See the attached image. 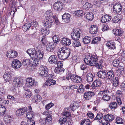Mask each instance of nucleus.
Masks as SVG:
<instances>
[{
	"mask_svg": "<svg viewBox=\"0 0 125 125\" xmlns=\"http://www.w3.org/2000/svg\"><path fill=\"white\" fill-rule=\"evenodd\" d=\"M117 104L116 102H112L110 104L109 107L111 109H115L117 107Z\"/></svg>",
	"mask_w": 125,
	"mask_h": 125,
	"instance_id": "09e8293b",
	"label": "nucleus"
},
{
	"mask_svg": "<svg viewBox=\"0 0 125 125\" xmlns=\"http://www.w3.org/2000/svg\"><path fill=\"white\" fill-rule=\"evenodd\" d=\"M110 93L107 90L101 91L98 93L99 94L103 95L102 99L105 101H108L110 100L111 96L109 95Z\"/></svg>",
	"mask_w": 125,
	"mask_h": 125,
	"instance_id": "39448f33",
	"label": "nucleus"
},
{
	"mask_svg": "<svg viewBox=\"0 0 125 125\" xmlns=\"http://www.w3.org/2000/svg\"><path fill=\"white\" fill-rule=\"evenodd\" d=\"M45 16L47 19H50L54 17L52 11L51 10H48L45 12Z\"/></svg>",
	"mask_w": 125,
	"mask_h": 125,
	"instance_id": "bb28decb",
	"label": "nucleus"
},
{
	"mask_svg": "<svg viewBox=\"0 0 125 125\" xmlns=\"http://www.w3.org/2000/svg\"><path fill=\"white\" fill-rule=\"evenodd\" d=\"M39 72L40 76L45 77L48 74V69L46 67L41 65L39 68Z\"/></svg>",
	"mask_w": 125,
	"mask_h": 125,
	"instance_id": "20e7f679",
	"label": "nucleus"
},
{
	"mask_svg": "<svg viewBox=\"0 0 125 125\" xmlns=\"http://www.w3.org/2000/svg\"><path fill=\"white\" fill-rule=\"evenodd\" d=\"M58 35H55L52 38V39L54 43L55 44L57 43L60 41Z\"/></svg>",
	"mask_w": 125,
	"mask_h": 125,
	"instance_id": "3c124183",
	"label": "nucleus"
},
{
	"mask_svg": "<svg viewBox=\"0 0 125 125\" xmlns=\"http://www.w3.org/2000/svg\"><path fill=\"white\" fill-rule=\"evenodd\" d=\"M81 31L80 29L77 28L73 29L71 33L72 39L74 40H79L81 34Z\"/></svg>",
	"mask_w": 125,
	"mask_h": 125,
	"instance_id": "7ed1b4c3",
	"label": "nucleus"
},
{
	"mask_svg": "<svg viewBox=\"0 0 125 125\" xmlns=\"http://www.w3.org/2000/svg\"><path fill=\"white\" fill-rule=\"evenodd\" d=\"M26 84L28 87H31L34 85L35 80L31 77H28L26 79Z\"/></svg>",
	"mask_w": 125,
	"mask_h": 125,
	"instance_id": "dca6fc26",
	"label": "nucleus"
},
{
	"mask_svg": "<svg viewBox=\"0 0 125 125\" xmlns=\"http://www.w3.org/2000/svg\"><path fill=\"white\" fill-rule=\"evenodd\" d=\"M10 5L11 9L12 8H14L13 9V11L14 12V13H15V11L17 10V9H16L15 8L16 6V2L12 0H11L10 2Z\"/></svg>",
	"mask_w": 125,
	"mask_h": 125,
	"instance_id": "c9c22d12",
	"label": "nucleus"
},
{
	"mask_svg": "<svg viewBox=\"0 0 125 125\" xmlns=\"http://www.w3.org/2000/svg\"><path fill=\"white\" fill-rule=\"evenodd\" d=\"M33 115V113L32 111L29 112L26 114L27 117L29 119H32Z\"/></svg>",
	"mask_w": 125,
	"mask_h": 125,
	"instance_id": "6e6d98bb",
	"label": "nucleus"
},
{
	"mask_svg": "<svg viewBox=\"0 0 125 125\" xmlns=\"http://www.w3.org/2000/svg\"><path fill=\"white\" fill-rule=\"evenodd\" d=\"M98 31V28L95 25H94L91 26L90 32L91 33L96 34Z\"/></svg>",
	"mask_w": 125,
	"mask_h": 125,
	"instance_id": "473e14b6",
	"label": "nucleus"
},
{
	"mask_svg": "<svg viewBox=\"0 0 125 125\" xmlns=\"http://www.w3.org/2000/svg\"><path fill=\"white\" fill-rule=\"evenodd\" d=\"M54 105V104H52V103H50L49 104L47 105H46L45 106V109L47 110H48L50 108H51L52 106H53Z\"/></svg>",
	"mask_w": 125,
	"mask_h": 125,
	"instance_id": "69168bd1",
	"label": "nucleus"
},
{
	"mask_svg": "<svg viewBox=\"0 0 125 125\" xmlns=\"http://www.w3.org/2000/svg\"><path fill=\"white\" fill-rule=\"evenodd\" d=\"M71 52L70 49H67L62 50L58 53V57L60 59L65 60L68 57Z\"/></svg>",
	"mask_w": 125,
	"mask_h": 125,
	"instance_id": "f03ea898",
	"label": "nucleus"
},
{
	"mask_svg": "<svg viewBox=\"0 0 125 125\" xmlns=\"http://www.w3.org/2000/svg\"><path fill=\"white\" fill-rule=\"evenodd\" d=\"M115 116L112 115H107L104 117V118L106 121H111L115 118Z\"/></svg>",
	"mask_w": 125,
	"mask_h": 125,
	"instance_id": "a878e982",
	"label": "nucleus"
},
{
	"mask_svg": "<svg viewBox=\"0 0 125 125\" xmlns=\"http://www.w3.org/2000/svg\"><path fill=\"white\" fill-rule=\"evenodd\" d=\"M90 121L89 119H85L81 122V125H90Z\"/></svg>",
	"mask_w": 125,
	"mask_h": 125,
	"instance_id": "c03bdc74",
	"label": "nucleus"
},
{
	"mask_svg": "<svg viewBox=\"0 0 125 125\" xmlns=\"http://www.w3.org/2000/svg\"><path fill=\"white\" fill-rule=\"evenodd\" d=\"M34 101L36 103L39 102L41 100L42 97L39 95H36L33 98Z\"/></svg>",
	"mask_w": 125,
	"mask_h": 125,
	"instance_id": "8fccbe9b",
	"label": "nucleus"
},
{
	"mask_svg": "<svg viewBox=\"0 0 125 125\" xmlns=\"http://www.w3.org/2000/svg\"><path fill=\"white\" fill-rule=\"evenodd\" d=\"M94 76L91 73H89L86 75V79L88 82H91L93 81Z\"/></svg>",
	"mask_w": 125,
	"mask_h": 125,
	"instance_id": "f704fd0d",
	"label": "nucleus"
},
{
	"mask_svg": "<svg viewBox=\"0 0 125 125\" xmlns=\"http://www.w3.org/2000/svg\"><path fill=\"white\" fill-rule=\"evenodd\" d=\"M64 71V69L62 67H56L54 70L55 73L59 74H62Z\"/></svg>",
	"mask_w": 125,
	"mask_h": 125,
	"instance_id": "72a5a7b5",
	"label": "nucleus"
},
{
	"mask_svg": "<svg viewBox=\"0 0 125 125\" xmlns=\"http://www.w3.org/2000/svg\"><path fill=\"white\" fill-rule=\"evenodd\" d=\"M55 47L53 42H50L47 44L46 47V50L48 52H52L54 50Z\"/></svg>",
	"mask_w": 125,
	"mask_h": 125,
	"instance_id": "412c9836",
	"label": "nucleus"
},
{
	"mask_svg": "<svg viewBox=\"0 0 125 125\" xmlns=\"http://www.w3.org/2000/svg\"><path fill=\"white\" fill-rule=\"evenodd\" d=\"M11 77V74L10 72H7L3 75V77L5 81L6 82L9 81Z\"/></svg>",
	"mask_w": 125,
	"mask_h": 125,
	"instance_id": "393cba45",
	"label": "nucleus"
},
{
	"mask_svg": "<svg viewBox=\"0 0 125 125\" xmlns=\"http://www.w3.org/2000/svg\"><path fill=\"white\" fill-rule=\"evenodd\" d=\"M74 13L76 16L82 17L83 15V10H79L75 11Z\"/></svg>",
	"mask_w": 125,
	"mask_h": 125,
	"instance_id": "e433bc0d",
	"label": "nucleus"
},
{
	"mask_svg": "<svg viewBox=\"0 0 125 125\" xmlns=\"http://www.w3.org/2000/svg\"><path fill=\"white\" fill-rule=\"evenodd\" d=\"M86 17L88 20L91 21L93 19L94 16L92 13L88 12L86 15Z\"/></svg>",
	"mask_w": 125,
	"mask_h": 125,
	"instance_id": "37998d69",
	"label": "nucleus"
},
{
	"mask_svg": "<svg viewBox=\"0 0 125 125\" xmlns=\"http://www.w3.org/2000/svg\"><path fill=\"white\" fill-rule=\"evenodd\" d=\"M111 19V16L106 15L102 17L101 18V20L102 23H105L110 21Z\"/></svg>",
	"mask_w": 125,
	"mask_h": 125,
	"instance_id": "5701e85b",
	"label": "nucleus"
},
{
	"mask_svg": "<svg viewBox=\"0 0 125 125\" xmlns=\"http://www.w3.org/2000/svg\"><path fill=\"white\" fill-rule=\"evenodd\" d=\"M79 89H78V92L80 91L83 92L85 90V87L82 84L80 85L79 87Z\"/></svg>",
	"mask_w": 125,
	"mask_h": 125,
	"instance_id": "e2e57ef3",
	"label": "nucleus"
},
{
	"mask_svg": "<svg viewBox=\"0 0 125 125\" xmlns=\"http://www.w3.org/2000/svg\"><path fill=\"white\" fill-rule=\"evenodd\" d=\"M11 66L14 69H18L21 67V63L19 60L14 59L12 62Z\"/></svg>",
	"mask_w": 125,
	"mask_h": 125,
	"instance_id": "0eeeda50",
	"label": "nucleus"
},
{
	"mask_svg": "<svg viewBox=\"0 0 125 125\" xmlns=\"http://www.w3.org/2000/svg\"><path fill=\"white\" fill-rule=\"evenodd\" d=\"M53 21L52 19H46L44 22V26L46 28H51L53 24Z\"/></svg>",
	"mask_w": 125,
	"mask_h": 125,
	"instance_id": "f3484780",
	"label": "nucleus"
},
{
	"mask_svg": "<svg viewBox=\"0 0 125 125\" xmlns=\"http://www.w3.org/2000/svg\"><path fill=\"white\" fill-rule=\"evenodd\" d=\"M56 81H55L52 79L51 80H47L46 82L45 83L44 85L46 86H50L51 85H53L55 84Z\"/></svg>",
	"mask_w": 125,
	"mask_h": 125,
	"instance_id": "c85d7f7f",
	"label": "nucleus"
},
{
	"mask_svg": "<svg viewBox=\"0 0 125 125\" xmlns=\"http://www.w3.org/2000/svg\"><path fill=\"white\" fill-rule=\"evenodd\" d=\"M116 123L118 124H123L124 121L120 117H117L116 119Z\"/></svg>",
	"mask_w": 125,
	"mask_h": 125,
	"instance_id": "4d7b16f0",
	"label": "nucleus"
},
{
	"mask_svg": "<svg viewBox=\"0 0 125 125\" xmlns=\"http://www.w3.org/2000/svg\"><path fill=\"white\" fill-rule=\"evenodd\" d=\"M106 45L109 49H114L115 48V43L113 41H111L107 42Z\"/></svg>",
	"mask_w": 125,
	"mask_h": 125,
	"instance_id": "cd10ccee",
	"label": "nucleus"
},
{
	"mask_svg": "<svg viewBox=\"0 0 125 125\" xmlns=\"http://www.w3.org/2000/svg\"><path fill=\"white\" fill-rule=\"evenodd\" d=\"M35 52L36 50L35 49H29L26 52L27 53L29 54L31 57H32V56L34 57Z\"/></svg>",
	"mask_w": 125,
	"mask_h": 125,
	"instance_id": "ea45409f",
	"label": "nucleus"
},
{
	"mask_svg": "<svg viewBox=\"0 0 125 125\" xmlns=\"http://www.w3.org/2000/svg\"><path fill=\"white\" fill-rule=\"evenodd\" d=\"M122 19L121 15L120 14H118L115 16L112 19V22L114 23H119Z\"/></svg>",
	"mask_w": 125,
	"mask_h": 125,
	"instance_id": "6ab92c4d",
	"label": "nucleus"
},
{
	"mask_svg": "<svg viewBox=\"0 0 125 125\" xmlns=\"http://www.w3.org/2000/svg\"><path fill=\"white\" fill-rule=\"evenodd\" d=\"M70 79L72 81L75 83H79L82 81V79L80 76L75 75L73 74L71 75Z\"/></svg>",
	"mask_w": 125,
	"mask_h": 125,
	"instance_id": "ddd939ff",
	"label": "nucleus"
},
{
	"mask_svg": "<svg viewBox=\"0 0 125 125\" xmlns=\"http://www.w3.org/2000/svg\"><path fill=\"white\" fill-rule=\"evenodd\" d=\"M25 94L27 98L30 97L31 95V92L30 90H28V91H26L25 92Z\"/></svg>",
	"mask_w": 125,
	"mask_h": 125,
	"instance_id": "0e129e2a",
	"label": "nucleus"
},
{
	"mask_svg": "<svg viewBox=\"0 0 125 125\" xmlns=\"http://www.w3.org/2000/svg\"><path fill=\"white\" fill-rule=\"evenodd\" d=\"M27 108L26 107H24L20 108L16 111V114L17 116H21L23 115L27 111Z\"/></svg>",
	"mask_w": 125,
	"mask_h": 125,
	"instance_id": "4468645a",
	"label": "nucleus"
},
{
	"mask_svg": "<svg viewBox=\"0 0 125 125\" xmlns=\"http://www.w3.org/2000/svg\"><path fill=\"white\" fill-rule=\"evenodd\" d=\"M101 40V38L100 37H96L93 39L91 44H98L100 42Z\"/></svg>",
	"mask_w": 125,
	"mask_h": 125,
	"instance_id": "4c0bfd02",
	"label": "nucleus"
},
{
	"mask_svg": "<svg viewBox=\"0 0 125 125\" xmlns=\"http://www.w3.org/2000/svg\"><path fill=\"white\" fill-rule=\"evenodd\" d=\"M120 88L122 91L125 90V83L124 82L122 83L120 86Z\"/></svg>",
	"mask_w": 125,
	"mask_h": 125,
	"instance_id": "774afa93",
	"label": "nucleus"
},
{
	"mask_svg": "<svg viewBox=\"0 0 125 125\" xmlns=\"http://www.w3.org/2000/svg\"><path fill=\"white\" fill-rule=\"evenodd\" d=\"M98 59L97 56L94 55L89 54L84 59V61L86 64L88 65L94 66L98 69L102 68L101 64L97 63Z\"/></svg>",
	"mask_w": 125,
	"mask_h": 125,
	"instance_id": "f257e3e1",
	"label": "nucleus"
},
{
	"mask_svg": "<svg viewBox=\"0 0 125 125\" xmlns=\"http://www.w3.org/2000/svg\"><path fill=\"white\" fill-rule=\"evenodd\" d=\"M113 10L115 13H119L122 10V5L119 3H115L113 7Z\"/></svg>",
	"mask_w": 125,
	"mask_h": 125,
	"instance_id": "9d476101",
	"label": "nucleus"
},
{
	"mask_svg": "<svg viewBox=\"0 0 125 125\" xmlns=\"http://www.w3.org/2000/svg\"><path fill=\"white\" fill-rule=\"evenodd\" d=\"M12 84L15 87L22 86L23 84V80L20 78L15 77L13 80Z\"/></svg>",
	"mask_w": 125,
	"mask_h": 125,
	"instance_id": "423d86ee",
	"label": "nucleus"
},
{
	"mask_svg": "<svg viewBox=\"0 0 125 125\" xmlns=\"http://www.w3.org/2000/svg\"><path fill=\"white\" fill-rule=\"evenodd\" d=\"M48 61L49 63L52 64L56 63L57 61V56L53 55H51L48 59Z\"/></svg>",
	"mask_w": 125,
	"mask_h": 125,
	"instance_id": "aec40b11",
	"label": "nucleus"
},
{
	"mask_svg": "<svg viewBox=\"0 0 125 125\" xmlns=\"http://www.w3.org/2000/svg\"><path fill=\"white\" fill-rule=\"evenodd\" d=\"M71 108L73 111L75 110L79 106V104L77 102H73L70 105Z\"/></svg>",
	"mask_w": 125,
	"mask_h": 125,
	"instance_id": "c756f323",
	"label": "nucleus"
},
{
	"mask_svg": "<svg viewBox=\"0 0 125 125\" xmlns=\"http://www.w3.org/2000/svg\"><path fill=\"white\" fill-rule=\"evenodd\" d=\"M115 74L112 71H109L106 73V80L110 83H112V80L114 77Z\"/></svg>",
	"mask_w": 125,
	"mask_h": 125,
	"instance_id": "1a4fd4ad",
	"label": "nucleus"
},
{
	"mask_svg": "<svg viewBox=\"0 0 125 125\" xmlns=\"http://www.w3.org/2000/svg\"><path fill=\"white\" fill-rule=\"evenodd\" d=\"M94 95V92L89 91L85 93L83 96L85 99L88 100L91 99Z\"/></svg>",
	"mask_w": 125,
	"mask_h": 125,
	"instance_id": "2eb2a0df",
	"label": "nucleus"
},
{
	"mask_svg": "<svg viewBox=\"0 0 125 125\" xmlns=\"http://www.w3.org/2000/svg\"><path fill=\"white\" fill-rule=\"evenodd\" d=\"M63 3L60 1H57L54 3L53 5V8L57 10H61L63 8Z\"/></svg>",
	"mask_w": 125,
	"mask_h": 125,
	"instance_id": "f8f14e48",
	"label": "nucleus"
},
{
	"mask_svg": "<svg viewBox=\"0 0 125 125\" xmlns=\"http://www.w3.org/2000/svg\"><path fill=\"white\" fill-rule=\"evenodd\" d=\"M102 84L101 82L99 80H97L94 82L92 84V87L94 88L100 86Z\"/></svg>",
	"mask_w": 125,
	"mask_h": 125,
	"instance_id": "2f4dec72",
	"label": "nucleus"
},
{
	"mask_svg": "<svg viewBox=\"0 0 125 125\" xmlns=\"http://www.w3.org/2000/svg\"><path fill=\"white\" fill-rule=\"evenodd\" d=\"M41 41L42 44L44 45H45L48 43V41L47 40L46 38L44 36H42Z\"/></svg>",
	"mask_w": 125,
	"mask_h": 125,
	"instance_id": "13d9d810",
	"label": "nucleus"
},
{
	"mask_svg": "<svg viewBox=\"0 0 125 125\" xmlns=\"http://www.w3.org/2000/svg\"><path fill=\"white\" fill-rule=\"evenodd\" d=\"M38 59L36 58L35 57H34L32 59V61H31V64L33 66H36L38 65L39 63V61L38 60Z\"/></svg>",
	"mask_w": 125,
	"mask_h": 125,
	"instance_id": "58836bf2",
	"label": "nucleus"
},
{
	"mask_svg": "<svg viewBox=\"0 0 125 125\" xmlns=\"http://www.w3.org/2000/svg\"><path fill=\"white\" fill-rule=\"evenodd\" d=\"M42 33L43 34H44L45 36L48 35L50 32L49 30L46 29V28H42L41 30Z\"/></svg>",
	"mask_w": 125,
	"mask_h": 125,
	"instance_id": "5fc2aeb1",
	"label": "nucleus"
},
{
	"mask_svg": "<svg viewBox=\"0 0 125 125\" xmlns=\"http://www.w3.org/2000/svg\"><path fill=\"white\" fill-rule=\"evenodd\" d=\"M83 9L87 10L91 7V4L88 2H86L83 5Z\"/></svg>",
	"mask_w": 125,
	"mask_h": 125,
	"instance_id": "864d4df0",
	"label": "nucleus"
},
{
	"mask_svg": "<svg viewBox=\"0 0 125 125\" xmlns=\"http://www.w3.org/2000/svg\"><path fill=\"white\" fill-rule=\"evenodd\" d=\"M27 124H28L27 125H28L29 124V123H30L31 125H34L35 124L34 121L31 119H29L27 121Z\"/></svg>",
	"mask_w": 125,
	"mask_h": 125,
	"instance_id": "338daca9",
	"label": "nucleus"
},
{
	"mask_svg": "<svg viewBox=\"0 0 125 125\" xmlns=\"http://www.w3.org/2000/svg\"><path fill=\"white\" fill-rule=\"evenodd\" d=\"M71 15L69 14L65 13L62 16V19L66 23H68L70 21Z\"/></svg>",
	"mask_w": 125,
	"mask_h": 125,
	"instance_id": "b1692460",
	"label": "nucleus"
},
{
	"mask_svg": "<svg viewBox=\"0 0 125 125\" xmlns=\"http://www.w3.org/2000/svg\"><path fill=\"white\" fill-rule=\"evenodd\" d=\"M34 57H35L38 60H41L43 58V56L44 53L42 50H38L37 51L36 50Z\"/></svg>",
	"mask_w": 125,
	"mask_h": 125,
	"instance_id": "9b49d317",
	"label": "nucleus"
},
{
	"mask_svg": "<svg viewBox=\"0 0 125 125\" xmlns=\"http://www.w3.org/2000/svg\"><path fill=\"white\" fill-rule=\"evenodd\" d=\"M98 76L102 79L104 78L106 79V73L104 71L102 70L99 71L97 73Z\"/></svg>",
	"mask_w": 125,
	"mask_h": 125,
	"instance_id": "4be33fe9",
	"label": "nucleus"
},
{
	"mask_svg": "<svg viewBox=\"0 0 125 125\" xmlns=\"http://www.w3.org/2000/svg\"><path fill=\"white\" fill-rule=\"evenodd\" d=\"M113 83L114 86L116 87L118 86L119 82L118 78L117 77H116L112 79Z\"/></svg>",
	"mask_w": 125,
	"mask_h": 125,
	"instance_id": "79ce46f5",
	"label": "nucleus"
},
{
	"mask_svg": "<svg viewBox=\"0 0 125 125\" xmlns=\"http://www.w3.org/2000/svg\"><path fill=\"white\" fill-rule=\"evenodd\" d=\"M78 40H75L72 43L73 46L74 47H78L81 45L80 43L78 41Z\"/></svg>",
	"mask_w": 125,
	"mask_h": 125,
	"instance_id": "603ef678",
	"label": "nucleus"
},
{
	"mask_svg": "<svg viewBox=\"0 0 125 125\" xmlns=\"http://www.w3.org/2000/svg\"><path fill=\"white\" fill-rule=\"evenodd\" d=\"M61 42L62 44L64 46H68L71 44V42L69 39L64 37L62 38Z\"/></svg>",
	"mask_w": 125,
	"mask_h": 125,
	"instance_id": "a211bd4d",
	"label": "nucleus"
},
{
	"mask_svg": "<svg viewBox=\"0 0 125 125\" xmlns=\"http://www.w3.org/2000/svg\"><path fill=\"white\" fill-rule=\"evenodd\" d=\"M31 26V24L30 23H25L23 27V28L25 29V31H27L28 30Z\"/></svg>",
	"mask_w": 125,
	"mask_h": 125,
	"instance_id": "052dcab7",
	"label": "nucleus"
},
{
	"mask_svg": "<svg viewBox=\"0 0 125 125\" xmlns=\"http://www.w3.org/2000/svg\"><path fill=\"white\" fill-rule=\"evenodd\" d=\"M120 61V59L119 58H117L114 59L113 62V66L115 67L117 66Z\"/></svg>",
	"mask_w": 125,
	"mask_h": 125,
	"instance_id": "a18cd8bd",
	"label": "nucleus"
},
{
	"mask_svg": "<svg viewBox=\"0 0 125 125\" xmlns=\"http://www.w3.org/2000/svg\"><path fill=\"white\" fill-rule=\"evenodd\" d=\"M6 55L8 58H14L17 56V52L15 51L10 50L7 51Z\"/></svg>",
	"mask_w": 125,
	"mask_h": 125,
	"instance_id": "6e6552de",
	"label": "nucleus"
},
{
	"mask_svg": "<svg viewBox=\"0 0 125 125\" xmlns=\"http://www.w3.org/2000/svg\"><path fill=\"white\" fill-rule=\"evenodd\" d=\"M31 61L29 59H24L22 62V65L24 66H25L27 65L28 63H31Z\"/></svg>",
	"mask_w": 125,
	"mask_h": 125,
	"instance_id": "bf43d9fd",
	"label": "nucleus"
},
{
	"mask_svg": "<svg viewBox=\"0 0 125 125\" xmlns=\"http://www.w3.org/2000/svg\"><path fill=\"white\" fill-rule=\"evenodd\" d=\"M91 40V38L89 36H86L83 39V41L84 43L86 44H88L90 42Z\"/></svg>",
	"mask_w": 125,
	"mask_h": 125,
	"instance_id": "49530a36",
	"label": "nucleus"
},
{
	"mask_svg": "<svg viewBox=\"0 0 125 125\" xmlns=\"http://www.w3.org/2000/svg\"><path fill=\"white\" fill-rule=\"evenodd\" d=\"M67 119L66 118H61L59 120V122L60 125H62L64 124L67 121Z\"/></svg>",
	"mask_w": 125,
	"mask_h": 125,
	"instance_id": "680f3d73",
	"label": "nucleus"
},
{
	"mask_svg": "<svg viewBox=\"0 0 125 125\" xmlns=\"http://www.w3.org/2000/svg\"><path fill=\"white\" fill-rule=\"evenodd\" d=\"M123 31L119 29H116L115 31V34L117 36H121L123 34Z\"/></svg>",
	"mask_w": 125,
	"mask_h": 125,
	"instance_id": "de8ad7c7",
	"label": "nucleus"
},
{
	"mask_svg": "<svg viewBox=\"0 0 125 125\" xmlns=\"http://www.w3.org/2000/svg\"><path fill=\"white\" fill-rule=\"evenodd\" d=\"M70 110L68 108L64 109V112L62 113V115L66 116V117H68L70 115Z\"/></svg>",
	"mask_w": 125,
	"mask_h": 125,
	"instance_id": "7c9ffc66",
	"label": "nucleus"
},
{
	"mask_svg": "<svg viewBox=\"0 0 125 125\" xmlns=\"http://www.w3.org/2000/svg\"><path fill=\"white\" fill-rule=\"evenodd\" d=\"M6 111L5 107L4 106L0 104V115L3 116Z\"/></svg>",
	"mask_w": 125,
	"mask_h": 125,
	"instance_id": "a19ab883",
	"label": "nucleus"
}]
</instances>
